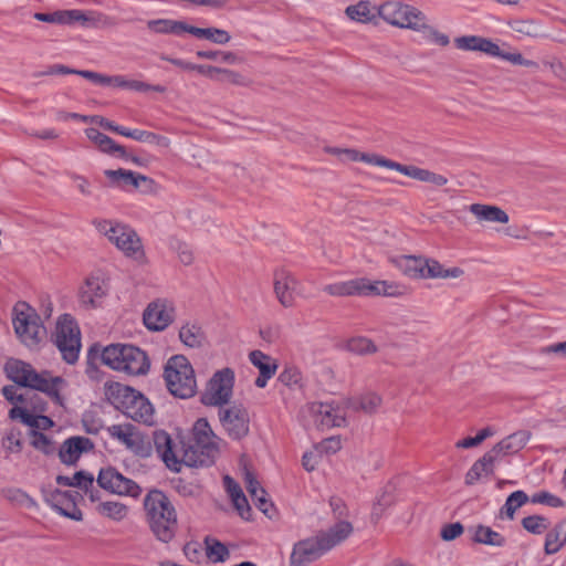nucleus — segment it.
<instances>
[{
    "label": "nucleus",
    "mask_w": 566,
    "mask_h": 566,
    "mask_svg": "<svg viewBox=\"0 0 566 566\" xmlns=\"http://www.w3.org/2000/svg\"><path fill=\"white\" fill-rule=\"evenodd\" d=\"M377 14L388 24L422 32L424 39L441 46L449 44L447 34L428 23L427 17L417 8L400 1H386L377 7Z\"/></svg>",
    "instance_id": "obj_1"
},
{
    "label": "nucleus",
    "mask_w": 566,
    "mask_h": 566,
    "mask_svg": "<svg viewBox=\"0 0 566 566\" xmlns=\"http://www.w3.org/2000/svg\"><path fill=\"white\" fill-rule=\"evenodd\" d=\"M566 545V522L557 523L545 537L544 551L547 555L559 552Z\"/></svg>",
    "instance_id": "obj_36"
},
{
    "label": "nucleus",
    "mask_w": 566,
    "mask_h": 566,
    "mask_svg": "<svg viewBox=\"0 0 566 566\" xmlns=\"http://www.w3.org/2000/svg\"><path fill=\"white\" fill-rule=\"evenodd\" d=\"M179 338L186 346L191 348L200 347L205 342V335L201 327L190 323L181 326L179 331Z\"/></svg>",
    "instance_id": "obj_43"
},
{
    "label": "nucleus",
    "mask_w": 566,
    "mask_h": 566,
    "mask_svg": "<svg viewBox=\"0 0 566 566\" xmlns=\"http://www.w3.org/2000/svg\"><path fill=\"white\" fill-rule=\"evenodd\" d=\"M402 175L422 182L431 184L436 187H443L448 184V178L446 176L413 165H405L402 168Z\"/></svg>",
    "instance_id": "obj_34"
},
{
    "label": "nucleus",
    "mask_w": 566,
    "mask_h": 566,
    "mask_svg": "<svg viewBox=\"0 0 566 566\" xmlns=\"http://www.w3.org/2000/svg\"><path fill=\"white\" fill-rule=\"evenodd\" d=\"M220 423L228 436L239 440L249 433L250 418L245 407L233 403L219 409Z\"/></svg>",
    "instance_id": "obj_16"
},
{
    "label": "nucleus",
    "mask_w": 566,
    "mask_h": 566,
    "mask_svg": "<svg viewBox=\"0 0 566 566\" xmlns=\"http://www.w3.org/2000/svg\"><path fill=\"white\" fill-rule=\"evenodd\" d=\"M171 248L177 253L179 261L185 265H190L193 260V252L189 244L181 241H175L171 243Z\"/></svg>",
    "instance_id": "obj_54"
},
{
    "label": "nucleus",
    "mask_w": 566,
    "mask_h": 566,
    "mask_svg": "<svg viewBox=\"0 0 566 566\" xmlns=\"http://www.w3.org/2000/svg\"><path fill=\"white\" fill-rule=\"evenodd\" d=\"M91 123L98 124L103 128L112 130L114 133H117V134H119V135H122L124 137H125L126 132H127V128H125L123 126H119V125H116L113 122H111V120H108V119H106V118H104L102 116H98V115L91 116Z\"/></svg>",
    "instance_id": "obj_60"
},
{
    "label": "nucleus",
    "mask_w": 566,
    "mask_h": 566,
    "mask_svg": "<svg viewBox=\"0 0 566 566\" xmlns=\"http://www.w3.org/2000/svg\"><path fill=\"white\" fill-rule=\"evenodd\" d=\"M542 355H554L558 358H566V340L560 343L551 344L539 349Z\"/></svg>",
    "instance_id": "obj_62"
},
{
    "label": "nucleus",
    "mask_w": 566,
    "mask_h": 566,
    "mask_svg": "<svg viewBox=\"0 0 566 566\" xmlns=\"http://www.w3.org/2000/svg\"><path fill=\"white\" fill-rule=\"evenodd\" d=\"M86 137L97 146V148L105 154L113 155L119 158H126L127 153L125 148L115 143L111 137L101 133L96 128L85 129Z\"/></svg>",
    "instance_id": "obj_27"
},
{
    "label": "nucleus",
    "mask_w": 566,
    "mask_h": 566,
    "mask_svg": "<svg viewBox=\"0 0 566 566\" xmlns=\"http://www.w3.org/2000/svg\"><path fill=\"white\" fill-rule=\"evenodd\" d=\"M251 497L261 512L272 517L273 504L268 500L265 490H263L262 495L259 493L258 495H251Z\"/></svg>",
    "instance_id": "obj_61"
},
{
    "label": "nucleus",
    "mask_w": 566,
    "mask_h": 566,
    "mask_svg": "<svg viewBox=\"0 0 566 566\" xmlns=\"http://www.w3.org/2000/svg\"><path fill=\"white\" fill-rule=\"evenodd\" d=\"M463 530H464L463 525L461 523L457 522V523L444 525L441 528L440 535L443 541L450 542V541L458 538L463 533Z\"/></svg>",
    "instance_id": "obj_59"
},
{
    "label": "nucleus",
    "mask_w": 566,
    "mask_h": 566,
    "mask_svg": "<svg viewBox=\"0 0 566 566\" xmlns=\"http://www.w3.org/2000/svg\"><path fill=\"white\" fill-rule=\"evenodd\" d=\"M4 371L14 384L41 391L62 406L61 390L66 386V381L62 377H54L46 370L38 373L31 364L15 358L7 360Z\"/></svg>",
    "instance_id": "obj_2"
},
{
    "label": "nucleus",
    "mask_w": 566,
    "mask_h": 566,
    "mask_svg": "<svg viewBox=\"0 0 566 566\" xmlns=\"http://www.w3.org/2000/svg\"><path fill=\"white\" fill-rule=\"evenodd\" d=\"M250 363L259 369V377L254 384L258 388H264L268 381L275 375L277 364L271 356L261 350H252L249 354Z\"/></svg>",
    "instance_id": "obj_23"
},
{
    "label": "nucleus",
    "mask_w": 566,
    "mask_h": 566,
    "mask_svg": "<svg viewBox=\"0 0 566 566\" xmlns=\"http://www.w3.org/2000/svg\"><path fill=\"white\" fill-rule=\"evenodd\" d=\"M353 532L349 522L342 521L332 526L327 532L321 533V537L329 551L334 546L345 541Z\"/></svg>",
    "instance_id": "obj_37"
},
{
    "label": "nucleus",
    "mask_w": 566,
    "mask_h": 566,
    "mask_svg": "<svg viewBox=\"0 0 566 566\" xmlns=\"http://www.w3.org/2000/svg\"><path fill=\"white\" fill-rule=\"evenodd\" d=\"M1 444L7 453H20L23 448L22 433L17 428H10L6 431Z\"/></svg>",
    "instance_id": "obj_45"
},
{
    "label": "nucleus",
    "mask_w": 566,
    "mask_h": 566,
    "mask_svg": "<svg viewBox=\"0 0 566 566\" xmlns=\"http://www.w3.org/2000/svg\"><path fill=\"white\" fill-rule=\"evenodd\" d=\"M548 521L541 515H531L522 520V526L530 533L539 535L548 528Z\"/></svg>",
    "instance_id": "obj_50"
},
{
    "label": "nucleus",
    "mask_w": 566,
    "mask_h": 566,
    "mask_svg": "<svg viewBox=\"0 0 566 566\" xmlns=\"http://www.w3.org/2000/svg\"><path fill=\"white\" fill-rule=\"evenodd\" d=\"M205 543L207 556L213 564L223 563L229 557V551L221 542L207 537Z\"/></svg>",
    "instance_id": "obj_46"
},
{
    "label": "nucleus",
    "mask_w": 566,
    "mask_h": 566,
    "mask_svg": "<svg viewBox=\"0 0 566 566\" xmlns=\"http://www.w3.org/2000/svg\"><path fill=\"white\" fill-rule=\"evenodd\" d=\"M107 400L135 421L151 426L155 422L154 407L137 390L119 382L105 384Z\"/></svg>",
    "instance_id": "obj_4"
},
{
    "label": "nucleus",
    "mask_w": 566,
    "mask_h": 566,
    "mask_svg": "<svg viewBox=\"0 0 566 566\" xmlns=\"http://www.w3.org/2000/svg\"><path fill=\"white\" fill-rule=\"evenodd\" d=\"M531 502L534 504H544L555 509L565 506V502L559 496L547 491H539L534 493L531 497Z\"/></svg>",
    "instance_id": "obj_51"
},
{
    "label": "nucleus",
    "mask_w": 566,
    "mask_h": 566,
    "mask_svg": "<svg viewBox=\"0 0 566 566\" xmlns=\"http://www.w3.org/2000/svg\"><path fill=\"white\" fill-rule=\"evenodd\" d=\"M14 332L20 340L28 347H36L45 337V327L41 318L29 304L18 302L12 312Z\"/></svg>",
    "instance_id": "obj_9"
},
{
    "label": "nucleus",
    "mask_w": 566,
    "mask_h": 566,
    "mask_svg": "<svg viewBox=\"0 0 566 566\" xmlns=\"http://www.w3.org/2000/svg\"><path fill=\"white\" fill-rule=\"evenodd\" d=\"M207 40L214 44L224 45L231 41V35L224 29L210 27L208 28Z\"/></svg>",
    "instance_id": "obj_57"
},
{
    "label": "nucleus",
    "mask_w": 566,
    "mask_h": 566,
    "mask_svg": "<svg viewBox=\"0 0 566 566\" xmlns=\"http://www.w3.org/2000/svg\"><path fill=\"white\" fill-rule=\"evenodd\" d=\"M396 266L411 279H458L463 275L461 268L446 269L433 259L412 255H401L394 259Z\"/></svg>",
    "instance_id": "obj_8"
},
{
    "label": "nucleus",
    "mask_w": 566,
    "mask_h": 566,
    "mask_svg": "<svg viewBox=\"0 0 566 566\" xmlns=\"http://www.w3.org/2000/svg\"><path fill=\"white\" fill-rule=\"evenodd\" d=\"M347 349L357 355H369L377 352V346L367 337L356 336L347 342Z\"/></svg>",
    "instance_id": "obj_47"
},
{
    "label": "nucleus",
    "mask_w": 566,
    "mask_h": 566,
    "mask_svg": "<svg viewBox=\"0 0 566 566\" xmlns=\"http://www.w3.org/2000/svg\"><path fill=\"white\" fill-rule=\"evenodd\" d=\"M495 461L486 452L480 460L473 463L465 474V483L469 485L474 484L481 479L483 474H491L494 471Z\"/></svg>",
    "instance_id": "obj_39"
},
{
    "label": "nucleus",
    "mask_w": 566,
    "mask_h": 566,
    "mask_svg": "<svg viewBox=\"0 0 566 566\" xmlns=\"http://www.w3.org/2000/svg\"><path fill=\"white\" fill-rule=\"evenodd\" d=\"M48 503L61 515L74 521H81L82 512L76 507L72 494L55 491L46 499Z\"/></svg>",
    "instance_id": "obj_25"
},
{
    "label": "nucleus",
    "mask_w": 566,
    "mask_h": 566,
    "mask_svg": "<svg viewBox=\"0 0 566 566\" xmlns=\"http://www.w3.org/2000/svg\"><path fill=\"white\" fill-rule=\"evenodd\" d=\"M126 90L135 91V92H157V93H165L166 87L163 85H151L142 81L137 80H128L127 78V85Z\"/></svg>",
    "instance_id": "obj_55"
},
{
    "label": "nucleus",
    "mask_w": 566,
    "mask_h": 566,
    "mask_svg": "<svg viewBox=\"0 0 566 566\" xmlns=\"http://www.w3.org/2000/svg\"><path fill=\"white\" fill-rule=\"evenodd\" d=\"M176 316V307L168 298H156L144 311L143 321L148 331L161 332L166 329Z\"/></svg>",
    "instance_id": "obj_15"
},
{
    "label": "nucleus",
    "mask_w": 566,
    "mask_h": 566,
    "mask_svg": "<svg viewBox=\"0 0 566 566\" xmlns=\"http://www.w3.org/2000/svg\"><path fill=\"white\" fill-rule=\"evenodd\" d=\"M469 533L471 534L472 541L479 544L502 547L506 543V539L502 534L485 525L473 526L469 528Z\"/></svg>",
    "instance_id": "obj_32"
},
{
    "label": "nucleus",
    "mask_w": 566,
    "mask_h": 566,
    "mask_svg": "<svg viewBox=\"0 0 566 566\" xmlns=\"http://www.w3.org/2000/svg\"><path fill=\"white\" fill-rule=\"evenodd\" d=\"M95 511L98 515L117 523L124 521L129 514V507L119 501L98 502Z\"/></svg>",
    "instance_id": "obj_35"
},
{
    "label": "nucleus",
    "mask_w": 566,
    "mask_h": 566,
    "mask_svg": "<svg viewBox=\"0 0 566 566\" xmlns=\"http://www.w3.org/2000/svg\"><path fill=\"white\" fill-rule=\"evenodd\" d=\"M164 379L169 392L177 398L188 399L197 391L195 370L182 355L168 359L164 369Z\"/></svg>",
    "instance_id": "obj_7"
},
{
    "label": "nucleus",
    "mask_w": 566,
    "mask_h": 566,
    "mask_svg": "<svg viewBox=\"0 0 566 566\" xmlns=\"http://www.w3.org/2000/svg\"><path fill=\"white\" fill-rule=\"evenodd\" d=\"M69 176H70L71 180L73 181L74 186L77 188V190L83 196L92 195L91 182L85 177L74 174V172L70 174Z\"/></svg>",
    "instance_id": "obj_64"
},
{
    "label": "nucleus",
    "mask_w": 566,
    "mask_h": 566,
    "mask_svg": "<svg viewBox=\"0 0 566 566\" xmlns=\"http://www.w3.org/2000/svg\"><path fill=\"white\" fill-rule=\"evenodd\" d=\"M76 488L87 495L92 502L99 499L98 491L95 488L94 475L88 472H84V478L80 479V482H76Z\"/></svg>",
    "instance_id": "obj_53"
},
{
    "label": "nucleus",
    "mask_w": 566,
    "mask_h": 566,
    "mask_svg": "<svg viewBox=\"0 0 566 566\" xmlns=\"http://www.w3.org/2000/svg\"><path fill=\"white\" fill-rule=\"evenodd\" d=\"M303 376L296 367H285L279 375V381L290 389H297L302 387Z\"/></svg>",
    "instance_id": "obj_49"
},
{
    "label": "nucleus",
    "mask_w": 566,
    "mask_h": 566,
    "mask_svg": "<svg viewBox=\"0 0 566 566\" xmlns=\"http://www.w3.org/2000/svg\"><path fill=\"white\" fill-rule=\"evenodd\" d=\"M406 293L407 289L405 285L389 281L370 282L365 279L364 295L401 296Z\"/></svg>",
    "instance_id": "obj_30"
},
{
    "label": "nucleus",
    "mask_w": 566,
    "mask_h": 566,
    "mask_svg": "<svg viewBox=\"0 0 566 566\" xmlns=\"http://www.w3.org/2000/svg\"><path fill=\"white\" fill-rule=\"evenodd\" d=\"M109 292V277L102 271L90 273L78 289V303L85 310L102 307Z\"/></svg>",
    "instance_id": "obj_13"
},
{
    "label": "nucleus",
    "mask_w": 566,
    "mask_h": 566,
    "mask_svg": "<svg viewBox=\"0 0 566 566\" xmlns=\"http://www.w3.org/2000/svg\"><path fill=\"white\" fill-rule=\"evenodd\" d=\"M102 361L114 370L132 376L146 375L150 367L146 353L133 345L106 346L102 352Z\"/></svg>",
    "instance_id": "obj_6"
},
{
    "label": "nucleus",
    "mask_w": 566,
    "mask_h": 566,
    "mask_svg": "<svg viewBox=\"0 0 566 566\" xmlns=\"http://www.w3.org/2000/svg\"><path fill=\"white\" fill-rule=\"evenodd\" d=\"M352 161H364L366 164L384 167L387 169L396 170L402 174V168L405 165L387 159L382 156L376 154H364L355 150V155L352 157Z\"/></svg>",
    "instance_id": "obj_41"
},
{
    "label": "nucleus",
    "mask_w": 566,
    "mask_h": 566,
    "mask_svg": "<svg viewBox=\"0 0 566 566\" xmlns=\"http://www.w3.org/2000/svg\"><path fill=\"white\" fill-rule=\"evenodd\" d=\"M108 434L129 451L139 457H148L150 453L149 440L132 423H118L108 427Z\"/></svg>",
    "instance_id": "obj_14"
},
{
    "label": "nucleus",
    "mask_w": 566,
    "mask_h": 566,
    "mask_svg": "<svg viewBox=\"0 0 566 566\" xmlns=\"http://www.w3.org/2000/svg\"><path fill=\"white\" fill-rule=\"evenodd\" d=\"M193 447L200 450L208 458H213L218 453L219 439L213 433L209 422L205 418L198 419L192 428Z\"/></svg>",
    "instance_id": "obj_20"
},
{
    "label": "nucleus",
    "mask_w": 566,
    "mask_h": 566,
    "mask_svg": "<svg viewBox=\"0 0 566 566\" xmlns=\"http://www.w3.org/2000/svg\"><path fill=\"white\" fill-rule=\"evenodd\" d=\"M197 57L210 61H220L227 64H238L240 59L231 51H197Z\"/></svg>",
    "instance_id": "obj_48"
},
{
    "label": "nucleus",
    "mask_w": 566,
    "mask_h": 566,
    "mask_svg": "<svg viewBox=\"0 0 566 566\" xmlns=\"http://www.w3.org/2000/svg\"><path fill=\"white\" fill-rule=\"evenodd\" d=\"M31 444L33 448L45 454H51L55 451V447L51 439L35 430H31Z\"/></svg>",
    "instance_id": "obj_52"
},
{
    "label": "nucleus",
    "mask_w": 566,
    "mask_h": 566,
    "mask_svg": "<svg viewBox=\"0 0 566 566\" xmlns=\"http://www.w3.org/2000/svg\"><path fill=\"white\" fill-rule=\"evenodd\" d=\"M273 284L277 301L285 307L292 306L297 284L294 276L285 270H277L274 273Z\"/></svg>",
    "instance_id": "obj_22"
},
{
    "label": "nucleus",
    "mask_w": 566,
    "mask_h": 566,
    "mask_svg": "<svg viewBox=\"0 0 566 566\" xmlns=\"http://www.w3.org/2000/svg\"><path fill=\"white\" fill-rule=\"evenodd\" d=\"M125 137L132 138L134 140L146 143L158 148H168L170 146V139L166 136L155 134L153 132L143 130V129H128L126 132Z\"/></svg>",
    "instance_id": "obj_40"
},
{
    "label": "nucleus",
    "mask_w": 566,
    "mask_h": 566,
    "mask_svg": "<svg viewBox=\"0 0 566 566\" xmlns=\"http://www.w3.org/2000/svg\"><path fill=\"white\" fill-rule=\"evenodd\" d=\"M93 449V443L85 437H72L63 442L59 457L65 464H74L83 452Z\"/></svg>",
    "instance_id": "obj_24"
},
{
    "label": "nucleus",
    "mask_w": 566,
    "mask_h": 566,
    "mask_svg": "<svg viewBox=\"0 0 566 566\" xmlns=\"http://www.w3.org/2000/svg\"><path fill=\"white\" fill-rule=\"evenodd\" d=\"M328 549L321 535L298 541L294 544L290 566H306L318 559Z\"/></svg>",
    "instance_id": "obj_18"
},
{
    "label": "nucleus",
    "mask_w": 566,
    "mask_h": 566,
    "mask_svg": "<svg viewBox=\"0 0 566 566\" xmlns=\"http://www.w3.org/2000/svg\"><path fill=\"white\" fill-rule=\"evenodd\" d=\"M346 15L358 23L373 22L377 14V8H373L367 0H361L355 4H350L345 10Z\"/></svg>",
    "instance_id": "obj_38"
},
{
    "label": "nucleus",
    "mask_w": 566,
    "mask_h": 566,
    "mask_svg": "<svg viewBox=\"0 0 566 566\" xmlns=\"http://www.w3.org/2000/svg\"><path fill=\"white\" fill-rule=\"evenodd\" d=\"M219 75L221 76L220 81H226L230 84L239 86L248 85L247 78L235 71L220 67Z\"/></svg>",
    "instance_id": "obj_58"
},
{
    "label": "nucleus",
    "mask_w": 566,
    "mask_h": 566,
    "mask_svg": "<svg viewBox=\"0 0 566 566\" xmlns=\"http://www.w3.org/2000/svg\"><path fill=\"white\" fill-rule=\"evenodd\" d=\"M96 231L105 237L126 258L143 262L145 251L139 235L129 226L116 220L96 219L93 221Z\"/></svg>",
    "instance_id": "obj_5"
},
{
    "label": "nucleus",
    "mask_w": 566,
    "mask_h": 566,
    "mask_svg": "<svg viewBox=\"0 0 566 566\" xmlns=\"http://www.w3.org/2000/svg\"><path fill=\"white\" fill-rule=\"evenodd\" d=\"M144 510L154 536L169 543L177 531V512L169 497L159 490H151L144 499Z\"/></svg>",
    "instance_id": "obj_3"
},
{
    "label": "nucleus",
    "mask_w": 566,
    "mask_h": 566,
    "mask_svg": "<svg viewBox=\"0 0 566 566\" xmlns=\"http://www.w3.org/2000/svg\"><path fill=\"white\" fill-rule=\"evenodd\" d=\"M382 399L375 392H367L359 397L348 398L344 401L347 409L353 411L375 412L381 405Z\"/></svg>",
    "instance_id": "obj_33"
},
{
    "label": "nucleus",
    "mask_w": 566,
    "mask_h": 566,
    "mask_svg": "<svg viewBox=\"0 0 566 566\" xmlns=\"http://www.w3.org/2000/svg\"><path fill=\"white\" fill-rule=\"evenodd\" d=\"M184 22L171 19H155L147 21V29L157 34H176L182 33Z\"/></svg>",
    "instance_id": "obj_42"
},
{
    "label": "nucleus",
    "mask_w": 566,
    "mask_h": 566,
    "mask_svg": "<svg viewBox=\"0 0 566 566\" xmlns=\"http://www.w3.org/2000/svg\"><path fill=\"white\" fill-rule=\"evenodd\" d=\"M34 18L38 21L54 23V24H73L75 22L85 23L88 21L86 15L81 10H61L52 13H35Z\"/></svg>",
    "instance_id": "obj_28"
},
{
    "label": "nucleus",
    "mask_w": 566,
    "mask_h": 566,
    "mask_svg": "<svg viewBox=\"0 0 566 566\" xmlns=\"http://www.w3.org/2000/svg\"><path fill=\"white\" fill-rule=\"evenodd\" d=\"M469 210L481 222L507 223L510 220L509 214L496 206L473 203Z\"/></svg>",
    "instance_id": "obj_29"
},
{
    "label": "nucleus",
    "mask_w": 566,
    "mask_h": 566,
    "mask_svg": "<svg viewBox=\"0 0 566 566\" xmlns=\"http://www.w3.org/2000/svg\"><path fill=\"white\" fill-rule=\"evenodd\" d=\"M530 439V431L518 430L502 439L488 452L496 462L506 455H512L521 451L527 444Z\"/></svg>",
    "instance_id": "obj_21"
},
{
    "label": "nucleus",
    "mask_w": 566,
    "mask_h": 566,
    "mask_svg": "<svg viewBox=\"0 0 566 566\" xmlns=\"http://www.w3.org/2000/svg\"><path fill=\"white\" fill-rule=\"evenodd\" d=\"M154 444L165 464L170 470L179 472L182 460L179 457L180 450L171 437L166 431H156L154 433Z\"/></svg>",
    "instance_id": "obj_19"
},
{
    "label": "nucleus",
    "mask_w": 566,
    "mask_h": 566,
    "mask_svg": "<svg viewBox=\"0 0 566 566\" xmlns=\"http://www.w3.org/2000/svg\"><path fill=\"white\" fill-rule=\"evenodd\" d=\"M96 481L102 489L117 495L137 499L142 494V488L135 481L112 467L101 469Z\"/></svg>",
    "instance_id": "obj_17"
},
{
    "label": "nucleus",
    "mask_w": 566,
    "mask_h": 566,
    "mask_svg": "<svg viewBox=\"0 0 566 566\" xmlns=\"http://www.w3.org/2000/svg\"><path fill=\"white\" fill-rule=\"evenodd\" d=\"M342 448V441L339 437H331L322 441L316 450L325 453H335Z\"/></svg>",
    "instance_id": "obj_63"
},
{
    "label": "nucleus",
    "mask_w": 566,
    "mask_h": 566,
    "mask_svg": "<svg viewBox=\"0 0 566 566\" xmlns=\"http://www.w3.org/2000/svg\"><path fill=\"white\" fill-rule=\"evenodd\" d=\"M12 420H20L32 430H46L53 426V421L46 416L33 415L23 406H14L9 411Z\"/></svg>",
    "instance_id": "obj_26"
},
{
    "label": "nucleus",
    "mask_w": 566,
    "mask_h": 566,
    "mask_svg": "<svg viewBox=\"0 0 566 566\" xmlns=\"http://www.w3.org/2000/svg\"><path fill=\"white\" fill-rule=\"evenodd\" d=\"M527 501L528 496L524 491H515L506 499L503 507L501 509V514L505 515L509 520H512L516 510L523 506Z\"/></svg>",
    "instance_id": "obj_44"
},
{
    "label": "nucleus",
    "mask_w": 566,
    "mask_h": 566,
    "mask_svg": "<svg viewBox=\"0 0 566 566\" xmlns=\"http://www.w3.org/2000/svg\"><path fill=\"white\" fill-rule=\"evenodd\" d=\"M234 386V371L231 368H223L213 374L207 382L206 389L201 395V402L209 407H220L228 405Z\"/></svg>",
    "instance_id": "obj_12"
},
{
    "label": "nucleus",
    "mask_w": 566,
    "mask_h": 566,
    "mask_svg": "<svg viewBox=\"0 0 566 566\" xmlns=\"http://www.w3.org/2000/svg\"><path fill=\"white\" fill-rule=\"evenodd\" d=\"M365 279H355L325 285L323 291L332 296L364 295Z\"/></svg>",
    "instance_id": "obj_31"
},
{
    "label": "nucleus",
    "mask_w": 566,
    "mask_h": 566,
    "mask_svg": "<svg viewBox=\"0 0 566 566\" xmlns=\"http://www.w3.org/2000/svg\"><path fill=\"white\" fill-rule=\"evenodd\" d=\"M52 339L64 361L71 365L77 361L82 347L81 331L71 315L64 314L59 317Z\"/></svg>",
    "instance_id": "obj_10"
},
{
    "label": "nucleus",
    "mask_w": 566,
    "mask_h": 566,
    "mask_svg": "<svg viewBox=\"0 0 566 566\" xmlns=\"http://www.w3.org/2000/svg\"><path fill=\"white\" fill-rule=\"evenodd\" d=\"M128 175H134V171L126 169L105 170V176L117 186L126 187L130 184Z\"/></svg>",
    "instance_id": "obj_56"
},
{
    "label": "nucleus",
    "mask_w": 566,
    "mask_h": 566,
    "mask_svg": "<svg viewBox=\"0 0 566 566\" xmlns=\"http://www.w3.org/2000/svg\"><path fill=\"white\" fill-rule=\"evenodd\" d=\"M346 405L334 406L327 402H311L303 410L302 416L307 426L316 428H334L346 424Z\"/></svg>",
    "instance_id": "obj_11"
}]
</instances>
